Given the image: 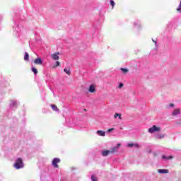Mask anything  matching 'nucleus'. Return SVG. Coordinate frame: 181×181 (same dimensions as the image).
I'll return each instance as SVG.
<instances>
[{
	"label": "nucleus",
	"mask_w": 181,
	"mask_h": 181,
	"mask_svg": "<svg viewBox=\"0 0 181 181\" xmlns=\"http://www.w3.org/2000/svg\"><path fill=\"white\" fill-rule=\"evenodd\" d=\"M24 60H29V54L28 52L25 53Z\"/></svg>",
	"instance_id": "obj_17"
},
{
	"label": "nucleus",
	"mask_w": 181,
	"mask_h": 181,
	"mask_svg": "<svg viewBox=\"0 0 181 181\" xmlns=\"http://www.w3.org/2000/svg\"><path fill=\"white\" fill-rule=\"evenodd\" d=\"M160 131V128L159 127H156V125H153L151 128L148 129V132L150 134H153V132H159Z\"/></svg>",
	"instance_id": "obj_2"
},
{
	"label": "nucleus",
	"mask_w": 181,
	"mask_h": 181,
	"mask_svg": "<svg viewBox=\"0 0 181 181\" xmlns=\"http://www.w3.org/2000/svg\"><path fill=\"white\" fill-rule=\"evenodd\" d=\"M120 70L124 73V74H127L128 73L129 70L127 69L121 68Z\"/></svg>",
	"instance_id": "obj_16"
},
{
	"label": "nucleus",
	"mask_w": 181,
	"mask_h": 181,
	"mask_svg": "<svg viewBox=\"0 0 181 181\" xmlns=\"http://www.w3.org/2000/svg\"><path fill=\"white\" fill-rule=\"evenodd\" d=\"M35 64L42 65L43 64V62L42 61V59L37 58L34 60Z\"/></svg>",
	"instance_id": "obj_5"
},
{
	"label": "nucleus",
	"mask_w": 181,
	"mask_h": 181,
	"mask_svg": "<svg viewBox=\"0 0 181 181\" xmlns=\"http://www.w3.org/2000/svg\"><path fill=\"white\" fill-rule=\"evenodd\" d=\"M110 154H112L111 150H106L102 153L103 156H108Z\"/></svg>",
	"instance_id": "obj_8"
},
{
	"label": "nucleus",
	"mask_w": 181,
	"mask_h": 181,
	"mask_svg": "<svg viewBox=\"0 0 181 181\" xmlns=\"http://www.w3.org/2000/svg\"><path fill=\"white\" fill-rule=\"evenodd\" d=\"M119 117V119H122V117L121 116V114L119 113H115L114 115V118L117 119V118Z\"/></svg>",
	"instance_id": "obj_13"
},
{
	"label": "nucleus",
	"mask_w": 181,
	"mask_h": 181,
	"mask_svg": "<svg viewBox=\"0 0 181 181\" xmlns=\"http://www.w3.org/2000/svg\"><path fill=\"white\" fill-rule=\"evenodd\" d=\"M32 71L34 72V74H37V69H36V68H32Z\"/></svg>",
	"instance_id": "obj_21"
},
{
	"label": "nucleus",
	"mask_w": 181,
	"mask_h": 181,
	"mask_svg": "<svg viewBox=\"0 0 181 181\" xmlns=\"http://www.w3.org/2000/svg\"><path fill=\"white\" fill-rule=\"evenodd\" d=\"M64 73H66V74H68V76H70V74H71V71H70V69H64Z\"/></svg>",
	"instance_id": "obj_14"
},
{
	"label": "nucleus",
	"mask_w": 181,
	"mask_h": 181,
	"mask_svg": "<svg viewBox=\"0 0 181 181\" xmlns=\"http://www.w3.org/2000/svg\"><path fill=\"white\" fill-rule=\"evenodd\" d=\"M127 146L129 148H134H134H139V145H138V144H132V143L129 144Z\"/></svg>",
	"instance_id": "obj_11"
},
{
	"label": "nucleus",
	"mask_w": 181,
	"mask_h": 181,
	"mask_svg": "<svg viewBox=\"0 0 181 181\" xmlns=\"http://www.w3.org/2000/svg\"><path fill=\"white\" fill-rule=\"evenodd\" d=\"M170 107H175V105L173 103H170Z\"/></svg>",
	"instance_id": "obj_28"
},
{
	"label": "nucleus",
	"mask_w": 181,
	"mask_h": 181,
	"mask_svg": "<svg viewBox=\"0 0 181 181\" xmlns=\"http://www.w3.org/2000/svg\"><path fill=\"white\" fill-rule=\"evenodd\" d=\"M23 166H25V165L23 164V160L22 159V158H18L13 165V167L18 170L22 169Z\"/></svg>",
	"instance_id": "obj_1"
},
{
	"label": "nucleus",
	"mask_w": 181,
	"mask_h": 181,
	"mask_svg": "<svg viewBox=\"0 0 181 181\" xmlns=\"http://www.w3.org/2000/svg\"><path fill=\"white\" fill-rule=\"evenodd\" d=\"M163 159H173V156H170L168 157H166L165 156H162Z\"/></svg>",
	"instance_id": "obj_18"
},
{
	"label": "nucleus",
	"mask_w": 181,
	"mask_h": 181,
	"mask_svg": "<svg viewBox=\"0 0 181 181\" xmlns=\"http://www.w3.org/2000/svg\"><path fill=\"white\" fill-rule=\"evenodd\" d=\"M111 131H114V128L108 129L107 132H111Z\"/></svg>",
	"instance_id": "obj_27"
},
{
	"label": "nucleus",
	"mask_w": 181,
	"mask_h": 181,
	"mask_svg": "<svg viewBox=\"0 0 181 181\" xmlns=\"http://www.w3.org/2000/svg\"><path fill=\"white\" fill-rule=\"evenodd\" d=\"M51 107L54 111H59V107L56 105H51Z\"/></svg>",
	"instance_id": "obj_15"
},
{
	"label": "nucleus",
	"mask_w": 181,
	"mask_h": 181,
	"mask_svg": "<svg viewBox=\"0 0 181 181\" xmlns=\"http://www.w3.org/2000/svg\"><path fill=\"white\" fill-rule=\"evenodd\" d=\"M91 180L92 181H98V178H97V177L92 175L91 176Z\"/></svg>",
	"instance_id": "obj_19"
},
{
	"label": "nucleus",
	"mask_w": 181,
	"mask_h": 181,
	"mask_svg": "<svg viewBox=\"0 0 181 181\" xmlns=\"http://www.w3.org/2000/svg\"><path fill=\"white\" fill-rule=\"evenodd\" d=\"M153 42H155V45H156V41H155V40H153Z\"/></svg>",
	"instance_id": "obj_29"
},
{
	"label": "nucleus",
	"mask_w": 181,
	"mask_h": 181,
	"mask_svg": "<svg viewBox=\"0 0 181 181\" xmlns=\"http://www.w3.org/2000/svg\"><path fill=\"white\" fill-rule=\"evenodd\" d=\"M179 114H180V109H175L174 110V111L172 113V115H173L174 117H175L176 115H179Z\"/></svg>",
	"instance_id": "obj_9"
},
{
	"label": "nucleus",
	"mask_w": 181,
	"mask_h": 181,
	"mask_svg": "<svg viewBox=\"0 0 181 181\" xmlns=\"http://www.w3.org/2000/svg\"><path fill=\"white\" fill-rule=\"evenodd\" d=\"M122 87H124V83H119V88H122Z\"/></svg>",
	"instance_id": "obj_25"
},
{
	"label": "nucleus",
	"mask_w": 181,
	"mask_h": 181,
	"mask_svg": "<svg viewBox=\"0 0 181 181\" xmlns=\"http://www.w3.org/2000/svg\"><path fill=\"white\" fill-rule=\"evenodd\" d=\"M58 66H60V62L59 61L56 62V64L54 65V67H58Z\"/></svg>",
	"instance_id": "obj_24"
},
{
	"label": "nucleus",
	"mask_w": 181,
	"mask_h": 181,
	"mask_svg": "<svg viewBox=\"0 0 181 181\" xmlns=\"http://www.w3.org/2000/svg\"><path fill=\"white\" fill-rule=\"evenodd\" d=\"M61 160L60 158H55L52 160V166H54V168H59V165H57V163H60Z\"/></svg>",
	"instance_id": "obj_3"
},
{
	"label": "nucleus",
	"mask_w": 181,
	"mask_h": 181,
	"mask_svg": "<svg viewBox=\"0 0 181 181\" xmlns=\"http://www.w3.org/2000/svg\"><path fill=\"white\" fill-rule=\"evenodd\" d=\"M12 104H13V105H18V103H16V102H15V101H13L12 102Z\"/></svg>",
	"instance_id": "obj_26"
},
{
	"label": "nucleus",
	"mask_w": 181,
	"mask_h": 181,
	"mask_svg": "<svg viewBox=\"0 0 181 181\" xmlns=\"http://www.w3.org/2000/svg\"><path fill=\"white\" fill-rule=\"evenodd\" d=\"M59 54H60V53L59 52L56 54H53L52 55V58L53 59V60H59V59H60V57H59Z\"/></svg>",
	"instance_id": "obj_6"
},
{
	"label": "nucleus",
	"mask_w": 181,
	"mask_h": 181,
	"mask_svg": "<svg viewBox=\"0 0 181 181\" xmlns=\"http://www.w3.org/2000/svg\"><path fill=\"white\" fill-rule=\"evenodd\" d=\"M119 146H121V144H117V146H115L111 148L110 152L112 153H115V152H117L118 149H119Z\"/></svg>",
	"instance_id": "obj_4"
},
{
	"label": "nucleus",
	"mask_w": 181,
	"mask_h": 181,
	"mask_svg": "<svg viewBox=\"0 0 181 181\" xmlns=\"http://www.w3.org/2000/svg\"><path fill=\"white\" fill-rule=\"evenodd\" d=\"M110 5L112 6V8H114L115 3L114 2V1L111 0L110 1Z\"/></svg>",
	"instance_id": "obj_23"
},
{
	"label": "nucleus",
	"mask_w": 181,
	"mask_h": 181,
	"mask_svg": "<svg viewBox=\"0 0 181 181\" xmlns=\"http://www.w3.org/2000/svg\"><path fill=\"white\" fill-rule=\"evenodd\" d=\"M89 93H95V85H91L88 89Z\"/></svg>",
	"instance_id": "obj_7"
},
{
	"label": "nucleus",
	"mask_w": 181,
	"mask_h": 181,
	"mask_svg": "<svg viewBox=\"0 0 181 181\" xmlns=\"http://www.w3.org/2000/svg\"><path fill=\"white\" fill-rule=\"evenodd\" d=\"M165 135L163 134H158L157 135V138H158L159 139H162V138H164Z\"/></svg>",
	"instance_id": "obj_20"
},
{
	"label": "nucleus",
	"mask_w": 181,
	"mask_h": 181,
	"mask_svg": "<svg viewBox=\"0 0 181 181\" xmlns=\"http://www.w3.org/2000/svg\"><path fill=\"white\" fill-rule=\"evenodd\" d=\"M158 173H161V174L169 173V170H166V169H159V170H158Z\"/></svg>",
	"instance_id": "obj_12"
},
{
	"label": "nucleus",
	"mask_w": 181,
	"mask_h": 181,
	"mask_svg": "<svg viewBox=\"0 0 181 181\" xmlns=\"http://www.w3.org/2000/svg\"><path fill=\"white\" fill-rule=\"evenodd\" d=\"M96 134H98V135H99L100 136H105V132L103 130H98L96 132Z\"/></svg>",
	"instance_id": "obj_10"
},
{
	"label": "nucleus",
	"mask_w": 181,
	"mask_h": 181,
	"mask_svg": "<svg viewBox=\"0 0 181 181\" xmlns=\"http://www.w3.org/2000/svg\"><path fill=\"white\" fill-rule=\"evenodd\" d=\"M177 12H180L181 13V1H180V4L179 6V8H177Z\"/></svg>",
	"instance_id": "obj_22"
}]
</instances>
